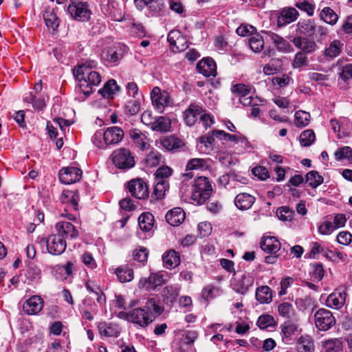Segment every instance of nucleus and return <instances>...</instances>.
<instances>
[{"instance_id":"nucleus-11","label":"nucleus","mask_w":352,"mask_h":352,"mask_svg":"<svg viewBox=\"0 0 352 352\" xmlns=\"http://www.w3.org/2000/svg\"><path fill=\"white\" fill-rule=\"evenodd\" d=\"M154 320V316L146 307L135 308L131 311L130 322L138 324L141 327H146Z\"/></svg>"},{"instance_id":"nucleus-4","label":"nucleus","mask_w":352,"mask_h":352,"mask_svg":"<svg viewBox=\"0 0 352 352\" xmlns=\"http://www.w3.org/2000/svg\"><path fill=\"white\" fill-rule=\"evenodd\" d=\"M127 46L118 43L104 49L101 54V58L106 65H115L124 57L127 52Z\"/></svg>"},{"instance_id":"nucleus-39","label":"nucleus","mask_w":352,"mask_h":352,"mask_svg":"<svg viewBox=\"0 0 352 352\" xmlns=\"http://www.w3.org/2000/svg\"><path fill=\"white\" fill-rule=\"evenodd\" d=\"M119 87L116 81L113 79L108 80L103 87L99 90V93L106 98H111L118 91Z\"/></svg>"},{"instance_id":"nucleus-32","label":"nucleus","mask_w":352,"mask_h":352,"mask_svg":"<svg viewBox=\"0 0 352 352\" xmlns=\"http://www.w3.org/2000/svg\"><path fill=\"white\" fill-rule=\"evenodd\" d=\"M266 33L270 41L274 43L279 51L283 52H290L292 51V45L285 38L272 32H267Z\"/></svg>"},{"instance_id":"nucleus-22","label":"nucleus","mask_w":352,"mask_h":352,"mask_svg":"<svg viewBox=\"0 0 352 352\" xmlns=\"http://www.w3.org/2000/svg\"><path fill=\"white\" fill-rule=\"evenodd\" d=\"M43 307V300L38 296H33L24 302L23 309L28 315H35L42 310Z\"/></svg>"},{"instance_id":"nucleus-41","label":"nucleus","mask_w":352,"mask_h":352,"mask_svg":"<svg viewBox=\"0 0 352 352\" xmlns=\"http://www.w3.org/2000/svg\"><path fill=\"white\" fill-rule=\"evenodd\" d=\"M343 44L339 40L333 41L327 48L324 50V56L329 59L333 58L338 56L342 50Z\"/></svg>"},{"instance_id":"nucleus-49","label":"nucleus","mask_w":352,"mask_h":352,"mask_svg":"<svg viewBox=\"0 0 352 352\" xmlns=\"http://www.w3.org/2000/svg\"><path fill=\"white\" fill-rule=\"evenodd\" d=\"M298 320H288L281 324V331L285 338H290L296 331L298 324Z\"/></svg>"},{"instance_id":"nucleus-38","label":"nucleus","mask_w":352,"mask_h":352,"mask_svg":"<svg viewBox=\"0 0 352 352\" xmlns=\"http://www.w3.org/2000/svg\"><path fill=\"white\" fill-rule=\"evenodd\" d=\"M315 25L310 19L300 21L297 23V31L300 34L311 36L315 33Z\"/></svg>"},{"instance_id":"nucleus-24","label":"nucleus","mask_w":352,"mask_h":352,"mask_svg":"<svg viewBox=\"0 0 352 352\" xmlns=\"http://www.w3.org/2000/svg\"><path fill=\"white\" fill-rule=\"evenodd\" d=\"M205 110L199 105L192 103L188 108L184 112L185 122L188 126H192L197 121V116L201 115Z\"/></svg>"},{"instance_id":"nucleus-13","label":"nucleus","mask_w":352,"mask_h":352,"mask_svg":"<svg viewBox=\"0 0 352 352\" xmlns=\"http://www.w3.org/2000/svg\"><path fill=\"white\" fill-rule=\"evenodd\" d=\"M57 234L63 239H76L79 236V231L71 222L60 221L55 226Z\"/></svg>"},{"instance_id":"nucleus-43","label":"nucleus","mask_w":352,"mask_h":352,"mask_svg":"<svg viewBox=\"0 0 352 352\" xmlns=\"http://www.w3.org/2000/svg\"><path fill=\"white\" fill-rule=\"evenodd\" d=\"M209 167L208 161L203 158L190 159L186 166V169L188 170H206Z\"/></svg>"},{"instance_id":"nucleus-42","label":"nucleus","mask_w":352,"mask_h":352,"mask_svg":"<svg viewBox=\"0 0 352 352\" xmlns=\"http://www.w3.org/2000/svg\"><path fill=\"white\" fill-rule=\"evenodd\" d=\"M212 134L217 138L234 142H244L246 139L241 135H231L221 130H213Z\"/></svg>"},{"instance_id":"nucleus-60","label":"nucleus","mask_w":352,"mask_h":352,"mask_svg":"<svg viewBox=\"0 0 352 352\" xmlns=\"http://www.w3.org/2000/svg\"><path fill=\"white\" fill-rule=\"evenodd\" d=\"M312 272L311 273V278L317 281L322 279L324 274V270L322 264L315 263L311 264Z\"/></svg>"},{"instance_id":"nucleus-31","label":"nucleus","mask_w":352,"mask_h":352,"mask_svg":"<svg viewBox=\"0 0 352 352\" xmlns=\"http://www.w3.org/2000/svg\"><path fill=\"white\" fill-rule=\"evenodd\" d=\"M278 315L287 320H298L297 314L292 304L283 302L277 307Z\"/></svg>"},{"instance_id":"nucleus-26","label":"nucleus","mask_w":352,"mask_h":352,"mask_svg":"<svg viewBox=\"0 0 352 352\" xmlns=\"http://www.w3.org/2000/svg\"><path fill=\"white\" fill-rule=\"evenodd\" d=\"M256 201V198L250 194L242 192L238 194L234 199V204L241 210L250 209Z\"/></svg>"},{"instance_id":"nucleus-23","label":"nucleus","mask_w":352,"mask_h":352,"mask_svg":"<svg viewBox=\"0 0 352 352\" xmlns=\"http://www.w3.org/2000/svg\"><path fill=\"white\" fill-rule=\"evenodd\" d=\"M130 137L135 146L141 151H145L149 148V139L140 130L138 129L131 130L130 131Z\"/></svg>"},{"instance_id":"nucleus-63","label":"nucleus","mask_w":352,"mask_h":352,"mask_svg":"<svg viewBox=\"0 0 352 352\" xmlns=\"http://www.w3.org/2000/svg\"><path fill=\"white\" fill-rule=\"evenodd\" d=\"M81 261L88 268L94 270L97 267V263L91 253L85 252L81 256Z\"/></svg>"},{"instance_id":"nucleus-21","label":"nucleus","mask_w":352,"mask_h":352,"mask_svg":"<svg viewBox=\"0 0 352 352\" xmlns=\"http://www.w3.org/2000/svg\"><path fill=\"white\" fill-rule=\"evenodd\" d=\"M298 12L294 8H283L278 16V26L283 27L295 21L298 19Z\"/></svg>"},{"instance_id":"nucleus-34","label":"nucleus","mask_w":352,"mask_h":352,"mask_svg":"<svg viewBox=\"0 0 352 352\" xmlns=\"http://www.w3.org/2000/svg\"><path fill=\"white\" fill-rule=\"evenodd\" d=\"M256 298L261 304H269L272 301V292L270 287L263 285L256 291Z\"/></svg>"},{"instance_id":"nucleus-29","label":"nucleus","mask_w":352,"mask_h":352,"mask_svg":"<svg viewBox=\"0 0 352 352\" xmlns=\"http://www.w3.org/2000/svg\"><path fill=\"white\" fill-rule=\"evenodd\" d=\"M261 248L269 254H276L280 249V243L274 236L263 237L261 242Z\"/></svg>"},{"instance_id":"nucleus-54","label":"nucleus","mask_w":352,"mask_h":352,"mask_svg":"<svg viewBox=\"0 0 352 352\" xmlns=\"http://www.w3.org/2000/svg\"><path fill=\"white\" fill-rule=\"evenodd\" d=\"M148 250L144 247H138L133 251V259L139 263L144 265L148 260Z\"/></svg>"},{"instance_id":"nucleus-9","label":"nucleus","mask_w":352,"mask_h":352,"mask_svg":"<svg viewBox=\"0 0 352 352\" xmlns=\"http://www.w3.org/2000/svg\"><path fill=\"white\" fill-rule=\"evenodd\" d=\"M314 322L319 330L327 331L335 324L336 319L330 311L321 308L315 313Z\"/></svg>"},{"instance_id":"nucleus-18","label":"nucleus","mask_w":352,"mask_h":352,"mask_svg":"<svg viewBox=\"0 0 352 352\" xmlns=\"http://www.w3.org/2000/svg\"><path fill=\"white\" fill-rule=\"evenodd\" d=\"M292 42L296 48L300 50V52L306 54H312L318 49L315 41L307 37L296 36L292 40Z\"/></svg>"},{"instance_id":"nucleus-57","label":"nucleus","mask_w":352,"mask_h":352,"mask_svg":"<svg viewBox=\"0 0 352 352\" xmlns=\"http://www.w3.org/2000/svg\"><path fill=\"white\" fill-rule=\"evenodd\" d=\"M315 140V133L311 129L302 131L300 135V143L302 146H309Z\"/></svg>"},{"instance_id":"nucleus-19","label":"nucleus","mask_w":352,"mask_h":352,"mask_svg":"<svg viewBox=\"0 0 352 352\" xmlns=\"http://www.w3.org/2000/svg\"><path fill=\"white\" fill-rule=\"evenodd\" d=\"M157 145L167 151H176L184 146V142L175 135H169L162 138Z\"/></svg>"},{"instance_id":"nucleus-36","label":"nucleus","mask_w":352,"mask_h":352,"mask_svg":"<svg viewBox=\"0 0 352 352\" xmlns=\"http://www.w3.org/2000/svg\"><path fill=\"white\" fill-rule=\"evenodd\" d=\"M298 352H314L315 347L313 340L308 335L301 336L297 342Z\"/></svg>"},{"instance_id":"nucleus-64","label":"nucleus","mask_w":352,"mask_h":352,"mask_svg":"<svg viewBox=\"0 0 352 352\" xmlns=\"http://www.w3.org/2000/svg\"><path fill=\"white\" fill-rule=\"evenodd\" d=\"M256 29L251 25L242 24L237 28L236 32L241 36H252L255 34Z\"/></svg>"},{"instance_id":"nucleus-30","label":"nucleus","mask_w":352,"mask_h":352,"mask_svg":"<svg viewBox=\"0 0 352 352\" xmlns=\"http://www.w3.org/2000/svg\"><path fill=\"white\" fill-rule=\"evenodd\" d=\"M98 329L101 336L107 337H118L120 333V329L119 326L111 322H99L98 324Z\"/></svg>"},{"instance_id":"nucleus-5","label":"nucleus","mask_w":352,"mask_h":352,"mask_svg":"<svg viewBox=\"0 0 352 352\" xmlns=\"http://www.w3.org/2000/svg\"><path fill=\"white\" fill-rule=\"evenodd\" d=\"M67 11L72 17L77 21H88L91 15L87 2L82 0H70Z\"/></svg>"},{"instance_id":"nucleus-17","label":"nucleus","mask_w":352,"mask_h":352,"mask_svg":"<svg viewBox=\"0 0 352 352\" xmlns=\"http://www.w3.org/2000/svg\"><path fill=\"white\" fill-rule=\"evenodd\" d=\"M346 297V289L338 288L329 295L326 300V305L331 309H339L344 305Z\"/></svg>"},{"instance_id":"nucleus-8","label":"nucleus","mask_w":352,"mask_h":352,"mask_svg":"<svg viewBox=\"0 0 352 352\" xmlns=\"http://www.w3.org/2000/svg\"><path fill=\"white\" fill-rule=\"evenodd\" d=\"M127 188L131 195L138 199H145L148 197V186L141 178L133 179L128 182Z\"/></svg>"},{"instance_id":"nucleus-40","label":"nucleus","mask_w":352,"mask_h":352,"mask_svg":"<svg viewBox=\"0 0 352 352\" xmlns=\"http://www.w3.org/2000/svg\"><path fill=\"white\" fill-rule=\"evenodd\" d=\"M320 17L324 22L331 25H335L339 18L338 15L330 7L324 8L320 12Z\"/></svg>"},{"instance_id":"nucleus-50","label":"nucleus","mask_w":352,"mask_h":352,"mask_svg":"<svg viewBox=\"0 0 352 352\" xmlns=\"http://www.w3.org/2000/svg\"><path fill=\"white\" fill-rule=\"evenodd\" d=\"M295 6L305 12L309 16H313L314 14L316 6L313 0H298L296 2Z\"/></svg>"},{"instance_id":"nucleus-35","label":"nucleus","mask_w":352,"mask_h":352,"mask_svg":"<svg viewBox=\"0 0 352 352\" xmlns=\"http://www.w3.org/2000/svg\"><path fill=\"white\" fill-rule=\"evenodd\" d=\"M115 274L121 283L130 282L134 278L133 269L126 265L117 267L115 270Z\"/></svg>"},{"instance_id":"nucleus-59","label":"nucleus","mask_w":352,"mask_h":352,"mask_svg":"<svg viewBox=\"0 0 352 352\" xmlns=\"http://www.w3.org/2000/svg\"><path fill=\"white\" fill-rule=\"evenodd\" d=\"M256 324L260 329H265L269 327L274 326L275 321L272 316L263 314L258 317Z\"/></svg>"},{"instance_id":"nucleus-16","label":"nucleus","mask_w":352,"mask_h":352,"mask_svg":"<svg viewBox=\"0 0 352 352\" xmlns=\"http://www.w3.org/2000/svg\"><path fill=\"white\" fill-rule=\"evenodd\" d=\"M81 176L82 170L76 167L63 168L58 173L59 179L64 184H71L78 182Z\"/></svg>"},{"instance_id":"nucleus-51","label":"nucleus","mask_w":352,"mask_h":352,"mask_svg":"<svg viewBox=\"0 0 352 352\" xmlns=\"http://www.w3.org/2000/svg\"><path fill=\"white\" fill-rule=\"evenodd\" d=\"M294 124L297 127H304L309 124L310 114L304 111H297L295 113Z\"/></svg>"},{"instance_id":"nucleus-1","label":"nucleus","mask_w":352,"mask_h":352,"mask_svg":"<svg viewBox=\"0 0 352 352\" xmlns=\"http://www.w3.org/2000/svg\"><path fill=\"white\" fill-rule=\"evenodd\" d=\"M60 200L62 204L66 205L64 211L60 213V216L69 221H76L79 201L78 192L73 190H64L60 197Z\"/></svg>"},{"instance_id":"nucleus-52","label":"nucleus","mask_w":352,"mask_h":352,"mask_svg":"<svg viewBox=\"0 0 352 352\" xmlns=\"http://www.w3.org/2000/svg\"><path fill=\"white\" fill-rule=\"evenodd\" d=\"M308 63V58L306 56V54L302 52H298L294 56V60L292 63V66L294 69H300L302 67H307Z\"/></svg>"},{"instance_id":"nucleus-28","label":"nucleus","mask_w":352,"mask_h":352,"mask_svg":"<svg viewBox=\"0 0 352 352\" xmlns=\"http://www.w3.org/2000/svg\"><path fill=\"white\" fill-rule=\"evenodd\" d=\"M185 212L181 208L170 210L166 214V220L172 226L180 225L185 219Z\"/></svg>"},{"instance_id":"nucleus-47","label":"nucleus","mask_w":352,"mask_h":352,"mask_svg":"<svg viewBox=\"0 0 352 352\" xmlns=\"http://www.w3.org/2000/svg\"><path fill=\"white\" fill-rule=\"evenodd\" d=\"M43 19L48 28L52 31L56 30L59 25L58 19L52 10H45L43 13Z\"/></svg>"},{"instance_id":"nucleus-37","label":"nucleus","mask_w":352,"mask_h":352,"mask_svg":"<svg viewBox=\"0 0 352 352\" xmlns=\"http://www.w3.org/2000/svg\"><path fill=\"white\" fill-rule=\"evenodd\" d=\"M343 344L340 339L334 338L322 342V352H342Z\"/></svg>"},{"instance_id":"nucleus-48","label":"nucleus","mask_w":352,"mask_h":352,"mask_svg":"<svg viewBox=\"0 0 352 352\" xmlns=\"http://www.w3.org/2000/svg\"><path fill=\"white\" fill-rule=\"evenodd\" d=\"M249 46L250 49L254 52H261L264 46V41L262 36L257 34H253L249 38Z\"/></svg>"},{"instance_id":"nucleus-10","label":"nucleus","mask_w":352,"mask_h":352,"mask_svg":"<svg viewBox=\"0 0 352 352\" xmlns=\"http://www.w3.org/2000/svg\"><path fill=\"white\" fill-rule=\"evenodd\" d=\"M252 89H254L252 86L243 83L233 85L231 88L232 94L239 98L240 102L243 106L246 107L253 105Z\"/></svg>"},{"instance_id":"nucleus-20","label":"nucleus","mask_w":352,"mask_h":352,"mask_svg":"<svg viewBox=\"0 0 352 352\" xmlns=\"http://www.w3.org/2000/svg\"><path fill=\"white\" fill-rule=\"evenodd\" d=\"M199 73L205 76H215L217 75V65L214 60L210 57L204 58L197 65Z\"/></svg>"},{"instance_id":"nucleus-62","label":"nucleus","mask_w":352,"mask_h":352,"mask_svg":"<svg viewBox=\"0 0 352 352\" xmlns=\"http://www.w3.org/2000/svg\"><path fill=\"white\" fill-rule=\"evenodd\" d=\"M140 110V102L138 99L131 100L125 105V111L131 116L136 115Z\"/></svg>"},{"instance_id":"nucleus-2","label":"nucleus","mask_w":352,"mask_h":352,"mask_svg":"<svg viewBox=\"0 0 352 352\" xmlns=\"http://www.w3.org/2000/svg\"><path fill=\"white\" fill-rule=\"evenodd\" d=\"M213 192L210 181L206 177H199L194 180L192 197L199 204H204Z\"/></svg>"},{"instance_id":"nucleus-15","label":"nucleus","mask_w":352,"mask_h":352,"mask_svg":"<svg viewBox=\"0 0 352 352\" xmlns=\"http://www.w3.org/2000/svg\"><path fill=\"white\" fill-rule=\"evenodd\" d=\"M254 278L249 273H245L241 276L236 278L232 283V289L238 294L245 295L252 287Z\"/></svg>"},{"instance_id":"nucleus-27","label":"nucleus","mask_w":352,"mask_h":352,"mask_svg":"<svg viewBox=\"0 0 352 352\" xmlns=\"http://www.w3.org/2000/svg\"><path fill=\"white\" fill-rule=\"evenodd\" d=\"M162 261L166 268L174 269L180 264V255L175 250H169L163 254Z\"/></svg>"},{"instance_id":"nucleus-33","label":"nucleus","mask_w":352,"mask_h":352,"mask_svg":"<svg viewBox=\"0 0 352 352\" xmlns=\"http://www.w3.org/2000/svg\"><path fill=\"white\" fill-rule=\"evenodd\" d=\"M96 63L94 61H90L75 67L73 69L74 77L78 80V81L80 80V77H84L85 78L87 77L88 74L94 72L91 71V69L96 67Z\"/></svg>"},{"instance_id":"nucleus-12","label":"nucleus","mask_w":352,"mask_h":352,"mask_svg":"<svg viewBox=\"0 0 352 352\" xmlns=\"http://www.w3.org/2000/svg\"><path fill=\"white\" fill-rule=\"evenodd\" d=\"M42 241L46 243L47 251L53 255H60L66 248V241L58 234H52Z\"/></svg>"},{"instance_id":"nucleus-3","label":"nucleus","mask_w":352,"mask_h":352,"mask_svg":"<svg viewBox=\"0 0 352 352\" xmlns=\"http://www.w3.org/2000/svg\"><path fill=\"white\" fill-rule=\"evenodd\" d=\"M103 137L105 145L116 144L119 143L124 137L123 130L118 126L108 128L104 132L97 131L92 138V142L98 148H103V144H98L97 140Z\"/></svg>"},{"instance_id":"nucleus-46","label":"nucleus","mask_w":352,"mask_h":352,"mask_svg":"<svg viewBox=\"0 0 352 352\" xmlns=\"http://www.w3.org/2000/svg\"><path fill=\"white\" fill-rule=\"evenodd\" d=\"M324 179L318 171L311 170L306 175V183L313 188H316L323 183Z\"/></svg>"},{"instance_id":"nucleus-14","label":"nucleus","mask_w":352,"mask_h":352,"mask_svg":"<svg viewBox=\"0 0 352 352\" xmlns=\"http://www.w3.org/2000/svg\"><path fill=\"white\" fill-rule=\"evenodd\" d=\"M151 98L153 105L160 113H162L165 106H168L170 102L168 94L166 91L162 92L158 87L153 89Z\"/></svg>"},{"instance_id":"nucleus-44","label":"nucleus","mask_w":352,"mask_h":352,"mask_svg":"<svg viewBox=\"0 0 352 352\" xmlns=\"http://www.w3.org/2000/svg\"><path fill=\"white\" fill-rule=\"evenodd\" d=\"M162 155L157 151H151L144 158V163L147 167L157 166L162 162Z\"/></svg>"},{"instance_id":"nucleus-6","label":"nucleus","mask_w":352,"mask_h":352,"mask_svg":"<svg viewBox=\"0 0 352 352\" xmlns=\"http://www.w3.org/2000/svg\"><path fill=\"white\" fill-rule=\"evenodd\" d=\"M101 82V76L97 72H90L87 77H80L78 82V91L88 97L94 91V87L98 86Z\"/></svg>"},{"instance_id":"nucleus-58","label":"nucleus","mask_w":352,"mask_h":352,"mask_svg":"<svg viewBox=\"0 0 352 352\" xmlns=\"http://www.w3.org/2000/svg\"><path fill=\"white\" fill-rule=\"evenodd\" d=\"M168 186V184L166 180H157L153 190V193L157 199L164 198Z\"/></svg>"},{"instance_id":"nucleus-55","label":"nucleus","mask_w":352,"mask_h":352,"mask_svg":"<svg viewBox=\"0 0 352 352\" xmlns=\"http://www.w3.org/2000/svg\"><path fill=\"white\" fill-rule=\"evenodd\" d=\"M219 295V289L212 285L206 286L201 291V296L206 300H211Z\"/></svg>"},{"instance_id":"nucleus-45","label":"nucleus","mask_w":352,"mask_h":352,"mask_svg":"<svg viewBox=\"0 0 352 352\" xmlns=\"http://www.w3.org/2000/svg\"><path fill=\"white\" fill-rule=\"evenodd\" d=\"M170 122L165 117L160 116L153 122L151 129L153 131L166 132L169 131Z\"/></svg>"},{"instance_id":"nucleus-61","label":"nucleus","mask_w":352,"mask_h":352,"mask_svg":"<svg viewBox=\"0 0 352 352\" xmlns=\"http://www.w3.org/2000/svg\"><path fill=\"white\" fill-rule=\"evenodd\" d=\"M188 42L184 36H181L177 41H176L170 48L174 53L181 52L188 48Z\"/></svg>"},{"instance_id":"nucleus-25","label":"nucleus","mask_w":352,"mask_h":352,"mask_svg":"<svg viewBox=\"0 0 352 352\" xmlns=\"http://www.w3.org/2000/svg\"><path fill=\"white\" fill-rule=\"evenodd\" d=\"M138 226L145 233H153L155 226L154 216L150 212H143L138 218Z\"/></svg>"},{"instance_id":"nucleus-53","label":"nucleus","mask_w":352,"mask_h":352,"mask_svg":"<svg viewBox=\"0 0 352 352\" xmlns=\"http://www.w3.org/2000/svg\"><path fill=\"white\" fill-rule=\"evenodd\" d=\"M25 100L31 102L33 107L37 110H42L45 107V100L44 97L33 94V92L30 93V98L26 97Z\"/></svg>"},{"instance_id":"nucleus-56","label":"nucleus","mask_w":352,"mask_h":352,"mask_svg":"<svg viewBox=\"0 0 352 352\" xmlns=\"http://www.w3.org/2000/svg\"><path fill=\"white\" fill-rule=\"evenodd\" d=\"M164 275L159 273H153L148 277V286L147 290L153 289L164 284Z\"/></svg>"},{"instance_id":"nucleus-7","label":"nucleus","mask_w":352,"mask_h":352,"mask_svg":"<svg viewBox=\"0 0 352 352\" xmlns=\"http://www.w3.org/2000/svg\"><path fill=\"white\" fill-rule=\"evenodd\" d=\"M113 162L119 168L129 169L134 166L135 160L129 150L122 148L113 153Z\"/></svg>"}]
</instances>
